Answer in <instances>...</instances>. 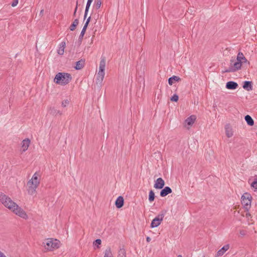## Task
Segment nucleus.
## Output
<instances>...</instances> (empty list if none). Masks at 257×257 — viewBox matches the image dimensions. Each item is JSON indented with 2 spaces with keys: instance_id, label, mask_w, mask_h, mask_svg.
<instances>
[{
  "instance_id": "72a5a7b5",
  "label": "nucleus",
  "mask_w": 257,
  "mask_h": 257,
  "mask_svg": "<svg viewBox=\"0 0 257 257\" xmlns=\"http://www.w3.org/2000/svg\"><path fill=\"white\" fill-rule=\"evenodd\" d=\"M251 186L252 187H253L255 189H257V181H253L251 183Z\"/></svg>"
},
{
  "instance_id": "a878e982",
  "label": "nucleus",
  "mask_w": 257,
  "mask_h": 257,
  "mask_svg": "<svg viewBox=\"0 0 257 257\" xmlns=\"http://www.w3.org/2000/svg\"><path fill=\"white\" fill-rule=\"evenodd\" d=\"M118 257H126L125 250L123 248H120L118 252Z\"/></svg>"
},
{
  "instance_id": "c85d7f7f",
  "label": "nucleus",
  "mask_w": 257,
  "mask_h": 257,
  "mask_svg": "<svg viewBox=\"0 0 257 257\" xmlns=\"http://www.w3.org/2000/svg\"><path fill=\"white\" fill-rule=\"evenodd\" d=\"M69 100H68V99H64L62 102L61 106L63 107H65L69 104Z\"/></svg>"
},
{
  "instance_id": "f257e3e1",
  "label": "nucleus",
  "mask_w": 257,
  "mask_h": 257,
  "mask_svg": "<svg viewBox=\"0 0 257 257\" xmlns=\"http://www.w3.org/2000/svg\"><path fill=\"white\" fill-rule=\"evenodd\" d=\"M0 202L17 215L23 219L28 218V215L26 212L14 202L10 197L2 192H0Z\"/></svg>"
},
{
  "instance_id": "ddd939ff",
  "label": "nucleus",
  "mask_w": 257,
  "mask_h": 257,
  "mask_svg": "<svg viewBox=\"0 0 257 257\" xmlns=\"http://www.w3.org/2000/svg\"><path fill=\"white\" fill-rule=\"evenodd\" d=\"M225 134L228 138L231 137L233 134L231 126L229 124H226L225 126Z\"/></svg>"
},
{
  "instance_id": "f03ea898",
  "label": "nucleus",
  "mask_w": 257,
  "mask_h": 257,
  "mask_svg": "<svg viewBox=\"0 0 257 257\" xmlns=\"http://www.w3.org/2000/svg\"><path fill=\"white\" fill-rule=\"evenodd\" d=\"M72 80L70 74L65 72L58 73L54 79V82L61 85H65L68 84Z\"/></svg>"
},
{
  "instance_id": "a211bd4d",
  "label": "nucleus",
  "mask_w": 257,
  "mask_h": 257,
  "mask_svg": "<svg viewBox=\"0 0 257 257\" xmlns=\"http://www.w3.org/2000/svg\"><path fill=\"white\" fill-rule=\"evenodd\" d=\"M236 60L240 61L242 64V63H246L247 62V59L244 56L243 54L241 52H239L237 54Z\"/></svg>"
},
{
  "instance_id": "7c9ffc66",
  "label": "nucleus",
  "mask_w": 257,
  "mask_h": 257,
  "mask_svg": "<svg viewBox=\"0 0 257 257\" xmlns=\"http://www.w3.org/2000/svg\"><path fill=\"white\" fill-rule=\"evenodd\" d=\"M95 5L96 8L97 9H99L101 5V0H96L95 2Z\"/></svg>"
},
{
  "instance_id": "393cba45",
  "label": "nucleus",
  "mask_w": 257,
  "mask_h": 257,
  "mask_svg": "<svg viewBox=\"0 0 257 257\" xmlns=\"http://www.w3.org/2000/svg\"><path fill=\"white\" fill-rule=\"evenodd\" d=\"M78 20L77 19H75L73 22V23L71 25L70 27V30L71 31H74L76 27L78 25Z\"/></svg>"
},
{
  "instance_id": "423d86ee",
  "label": "nucleus",
  "mask_w": 257,
  "mask_h": 257,
  "mask_svg": "<svg viewBox=\"0 0 257 257\" xmlns=\"http://www.w3.org/2000/svg\"><path fill=\"white\" fill-rule=\"evenodd\" d=\"M252 197L247 193H244L241 196V204L245 210L248 211L250 208Z\"/></svg>"
},
{
  "instance_id": "37998d69",
  "label": "nucleus",
  "mask_w": 257,
  "mask_h": 257,
  "mask_svg": "<svg viewBox=\"0 0 257 257\" xmlns=\"http://www.w3.org/2000/svg\"><path fill=\"white\" fill-rule=\"evenodd\" d=\"M177 257H182L181 255H178Z\"/></svg>"
},
{
  "instance_id": "58836bf2",
  "label": "nucleus",
  "mask_w": 257,
  "mask_h": 257,
  "mask_svg": "<svg viewBox=\"0 0 257 257\" xmlns=\"http://www.w3.org/2000/svg\"><path fill=\"white\" fill-rule=\"evenodd\" d=\"M0 257H6V256L4 254V253L0 251Z\"/></svg>"
},
{
  "instance_id": "39448f33",
  "label": "nucleus",
  "mask_w": 257,
  "mask_h": 257,
  "mask_svg": "<svg viewBox=\"0 0 257 257\" xmlns=\"http://www.w3.org/2000/svg\"><path fill=\"white\" fill-rule=\"evenodd\" d=\"M105 67V59L104 58H102L101 59L99 67V71L97 73L96 77V82L97 84H99L101 85L102 81L104 76V70Z\"/></svg>"
},
{
  "instance_id": "6e6552de",
  "label": "nucleus",
  "mask_w": 257,
  "mask_h": 257,
  "mask_svg": "<svg viewBox=\"0 0 257 257\" xmlns=\"http://www.w3.org/2000/svg\"><path fill=\"white\" fill-rule=\"evenodd\" d=\"M165 213V211H161V212L152 220L151 224V227L152 228L156 227L161 224L163 220Z\"/></svg>"
},
{
  "instance_id": "c03bdc74",
  "label": "nucleus",
  "mask_w": 257,
  "mask_h": 257,
  "mask_svg": "<svg viewBox=\"0 0 257 257\" xmlns=\"http://www.w3.org/2000/svg\"><path fill=\"white\" fill-rule=\"evenodd\" d=\"M203 257H205V255H203Z\"/></svg>"
},
{
  "instance_id": "dca6fc26",
  "label": "nucleus",
  "mask_w": 257,
  "mask_h": 257,
  "mask_svg": "<svg viewBox=\"0 0 257 257\" xmlns=\"http://www.w3.org/2000/svg\"><path fill=\"white\" fill-rule=\"evenodd\" d=\"M196 118V117L195 115H191L190 116L188 117L187 119H186V120H185V122L189 126L192 125L194 123Z\"/></svg>"
},
{
  "instance_id": "1a4fd4ad",
  "label": "nucleus",
  "mask_w": 257,
  "mask_h": 257,
  "mask_svg": "<svg viewBox=\"0 0 257 257\" xmlns=\"http://www.w3.org/2000/svg\"><path fill=\"white\" fill-rule=\"evenodd\" d=\"M165 185V182L162 178H158L155 181L154 187L156 189H162Z\"/></svg>"
},
{
  "instance_id": "2f4dec72",
  "label": "nucleus",
  "mask_w": 257,
  "mask_h": 257,
  "mask_svg": "<svg viewBox=\"0 0 257 257\" xmlns=\"http://www.w3.org/2000/svg\"><path fill=\"white\" fill-rule=\"evenodd\" d=\"M178 98H179L177 94H175L171 98V100L172 101L176 102L178 100Z\"/></svg>"
},
{
  "instance_id": "f704fd0d",
  "label": "nucleus",
  "mask_w": 257,
  "mask_h": 257,
  "mask_svg": "<svg viewBox=\"0 0 257 257\" xmlns=\"http://www.w3.org/2000/svg\"><path fill=\"white\" fill-rule=\"evenodd\" d=\"M242 215L244 216H245L248 219H249V217L251 218L250 214L248 212V211H247V210H246L245 215L243 214Z\"/></svg>"
},
{
  "instance_id": "0eeeda50",
  "label": "nucleus",
  "mask_w": 257,
  "mask_h": 257,
  "mask_svg": "<svg viewBox=\"0 0 257 257\" xmlns=\"http://www.w3.org/2000/svg\"><path fill=\"white\" fill-rule=\"evenodd\" d=\"M242 64L240 61H235L234 59H231L230 64L229 67L225 70V72H235L237 70L240 69Z\"/></svg>"
},
{
  "instance_id": "9b49d317",
  "label": "nucleus",
  "mask_w": 257,
  "mask_h": 257,
  "mask_svg": "<svg viewBox=\"0 0 257 257\" xmlns=\"http://www.w3.org/2000/svg\"><path fill=\"white\" fill-rule=\"evenodd\" d=\"M229 248V244H227L223 246L220 249H219L216 255V257L221 256Z\"/></svg>"
},
{
  "instance_id": "6ab92c4d",
  "label": "nucleus",
  "mask_w": 257,
  "mask_h": 257,
  "mask_svg": "<svg viewBox=\"0 0 257 257\" xmlns=\"http://www.w3.org/2000/svg\"><path fill=\"white\" fill-rule=\"evenodd\" d=\"M85 60L83 59H81L80 60L76 62V66H75V68L76 70H80L83 68L84 66Z\"/></svg>"
},
{
  "instance_id": "aec40b11",
  "label": "nucleus",
  "mask_w": 257,
  "mask_h": 257,
  "mask_svg": "<svg viewBox=\"0 0 257 257\" xmlns=\"http://www.w3.org/2000/svg\"><path fill=\"white\" fill-rule=\"evenodd\" d=\"M243 88L247 91L251 90L252 89L251 82L248 81H244L243 85Z\"/></svg>"
},
{
  "instance_id": "c756f323",
  "label": "nucleus",
  "mask_w": 257,
  "mask_h": 257,
  "mask_svg": "<svg viewBox=\"0 0 257 257\" xmlns=\"http://www.w3.org/2000/svg\"><path fill=\"white\" fill-rule=\"evenodd\" d=\"M87 28H86L85 27H83V28H82V30L81 32V33L80 34V36H79V39H82L83 36H84V35L85 34V33L86 32V30Z\"/></svg>"
},
{
  "instance_id": "cd10ccee",
  "label": "nucleus",
  "mask_w": 257,
  "mask_h": 257,
  "mask_svg": "<svg viewBox=\"0 0 257 257\" xmlns=\"http://www.w3.org/2000/svg\"><path fill=\"white\" fill-rule=\"evenodd\" d=\"M154 199H155V193L153 190H151L149 192V200L150 202H152L154 200Z\"/></svg>"
},
{
  "instance_id": "2eb2a0df",
  "label": "nucleus",
  "mask_w": 257,
  "mask_h": 257,
  "mask_svg": "<svg viewBox=\"0 0 257 257\" xmlns=\"http://www.w3.org/2000/svg\"><path fill=\"white\" fill-rule=\"evenodd\" d=\"M172 192V189L169 187H165L164 189H163L160 192V196L161 197H165L167 196L168 194L171 193Z\"/></svg>"
},
{
  "instance_id": "4be33fe9",
  "label": "nucleus",
  "mask_w": 257,
  "mask_h": 257,
  "mask_svg": "<svg viewBox=\"0 0 257 257\" xmlns=\"http://www.w3.org/2000/svg\"><path fill=\"white\" fill-rule=\"evenodd\" d=\"M245 120L249 126H252L254 124V121L251 117L249 115H246L244 117Z\"/></svg>"
},
{
  "instance_id": "bb28decb",
  "label": "nucleus",
  "mask_w": 257,
  "mask_h": 257,
  "mask_svg": "<svg viewBox=\"0 0 257 257\" xmlns=\"http://www.w3.org/2000/svg\"><path fill=\"white\" fill-rule=\"evenodd\" d=\"M112 254L111 253V251L110 248H107L105 250V253L104 257H112Z\"/></svg>"
},
{
  "instance_id": "f8f14e48",
  "label": "nucleus",
  "mask_w": 257,
  "mask_h": 257,
  "mask_svg": "<svg viewBox=\"0 0 257 257\" xmlns=\"http://www.w3.org/2000/svg\"><path fill=\"white\" fill-rule=\"evenodd\" d=\"M30 141L28 139L24 140L22 142V152H25L29 147Z\"/></svg>"
},
{
  "instance_id": "e433bc0d",
  "label": "nucleus",
  "mask_w": 257,
  "mask_h": 257,
  "mask_svg": "<svg viewBox=\"0 0 257 257\" xmlns=\"http://www.w3.org/2000/svg\"><path fill=\"white\" fill-rule=\"evenodd\" d=\"M90 17H89L87 20H86V22L85 23V24H84V26L83 27H85L86 28L88 26V25L89 24V23L90 22Z\"/></svg>"
},
{
  "instance_id": "a19ab883",
  "label": "nucleus",
  "mask_w": 257,
  "mask_h": 257,
  "mask_svg": "<svg viewBox=\"0 0 257 257\" xmlns=\"http://www.w3.org/2000/svg\"><path fill=\"white\" fill-rule=\"evenodd\" d=\"M77 9V7H76L75 9V11H74V16H75V15H76Z\"/></svg>"
},
{
  "instance_id": "f3484780",
  "label": "nucleus",
  "mask_w": 257,
  "mask_h": 257,
  "mask_svg": "<svg viewBox=\"0 0 257 257\" xmlns=\"http://www.w3.org/2000/svg\"><path fill=\"white\" fill-rule=\"evenodd\" d=\"M49 112L50 114H51L53 115H55V116H56L57 115H61L62 114V113L60 110H57V109H56L55 108H54L53 107H50L49 108Z\"/></svg>"
},
{
  "instance_id": "4468645a",
  "label": "nucleus",
  "mask_w": 257,
  "mask_h": 257,
  "mask_svg": "<svg viewBox=\"0 0 257 257\" xmlns=\"http://www.w3.org/2000/svg\"><path fill=\"white\" fill-rule=\"evenodd\" d=\"M124 199L123 198L120 196L116 199L115 204L117 208H120L123 205Z\"/></svg>"
},
{
  "instance_id": "b1692460",
  "label": "nucleus",
  "mask_w": 257,
  "mask_h": 257,
  "mask_svg": "<svg viewBox=\"0 0 257 257\" xmlns=\"http://www.w3.org/2000/svg\"><path fill=\"white\" fill-rule=\"evenodd\" d=\"M92 2V1H91V0L87 1V4L86 6L85 10V14H84V19H85L86 17V16H87L88 12V10L89 9V7H90Z\"/></svg>"
},
{
  "instance_id": "4c0bfd02",
  "label": "nucleus",
  "mask_w": 257,
  "mask_h": 257,
  "mask_svg": "<svg viewBox=\"0 0 257 257\" xmlns=\"http://www.w3.org/2000/svg\"><path fill=\"white\" fill-rule=\"evenodd\" d=\"M239 233H240V235H244L246 234L245 231H244L243 230H240Z\"/></svg>"
},
{
  "instance_id": "5701e85b",
  "label": "nucleus",
  "mask_w": 257,
  "mask_h": 257,
  "mask_svg": "<svg viewBox=\"0 0 257 257\" xmlns=\"http://www.w3.org/2000/svg\"><path fill=\"white\" fill-rule=\"evenodd\" d=\"M180 80V78L178 76H173V77L169 78L168 83L169 85H172L173 84L174 81H179Z\"/></svg>"
},
{
  "instance_id": "9d476101",
  "label": "nucleus",
  "mask_w": 257,
  "mask_h": 257,
  "mask_svg": "<svg viewBox=\"0 0 257 257\" xmlns=\"http://www.w3.org/2000/svg\"><path fill=\"white\" fill-rule=\"evenodd\" d=\"M238 86V84L234 81H229L226 84V88L230 90L236 89Z\"/></svg>"
},
{
  "instance_id": "20e7f679",
  "label": "nucleus",
  "mask_w": 257,
  "mask_h": 257,
  "mask_svg": "<svg viewBox=\"0 0 257 257\" xmlns=\"http://www.w3.org/2000/svg\"><path fill=\"white\" fill-rule=\"evenodd\" d=\"M43 244L45 249L51 251L59 248L60 241L57 239L48 238L44 240Z\"/></svg>"
},
{
  "instance_id": "ea45409f",
  "label": "nucleus",
  "mask_w": 257,
  "mask_h": 257,
  "mask_svg": "<svg viewBox=\"0 0 257 257\" xmlns=\"http://www.w3.org/2000/svg\"><path fill=\"white\" fill-rule=\"evenodd\" d=\"M146 240H147V241L149 242L151 240V238L150 237H147L146 238Z\"/></svg>"
},
{
  "instance_id": "412c9836",
  "label": "nucleus",
  "mask_w": 257,
  "mask_h": 257,
  "mask_svg": "<svg viewBox=\"0 0 257 257\" xmlns=\"http://www.w3.org/2000/svg\"><path fill=\"white\" fill-rule=\"evenodd\" d=\"M65 48V42H61L59 45V49L58 50V53L59 55H62L64 54Z\"/></svg>"
},
{
  "instance_id": "473e14b6",
  "label": "nucleus",
  "mask_w": 257,
  "mask_h": 257,
  "mask_svg": "<svg viewBox=\"0 0 257 257\" xmlns=\"http://www.w3.org/2000/svg\"><path fill=\"white\" fill-rule=\"evenodd\" d=\"M101 240L100 239H97L95 240V241L93 242V244L94 245L97 246V247H99V245L101 244Z\"/></svg>"
},
{
  "instance_id": "7ed1b4c3",
  "label": "nucleus",
  "mask_w": 257,
  "mask_h": 257,
  "mask_svg": "<svg viewBox=\"0 0 257 257\" xmlns=\"http://www.w3.org/2000/svg\"><path fill=\"white\" fill-rule=\"evenodd\" d=\"M39 174L35 173L32 179L27 183L28 186V193L31 195L35 194L37 188L40 184V179L38 178Z\"/></svg>"
},
{
  "instance_id": "79ce46f5",
  "label": "nucleus",
  "mask_w": 257,
  "mask_h": 257,
  "mask_svg": "<svg viewBox=\"0 0 257 257\" xmlns=\"http://www.w3.org/2000/svg\"><path fill=\"white\" fill-rule=\"evenodd\" d=\"M43 13H44V10H42L40 11V15H43Z\"/></svg>"
},
{
  "instance_id": "c9c22d12",
  "label": "nucleus",
  "mask_w": 257,
  "mask_h": 257,
  "mask_svg": "<svg viewBox=\"0 0 257 257\" xmlns=\"http://www.w3.org/2000/svg\"><path fill=\"white\" fill-rule=\"evenodd\" d=\"M18 2H19V0H14V1L12 2V3L11 4L12 6L13 7H16L18 5Z\"/></svg>"
}]
</instances>
